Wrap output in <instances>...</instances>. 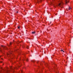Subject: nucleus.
I'll return each mask as SVG.
<instances>
[{
    "instance_id": "13",
    "label": "nucleus",
    "mask_w": 73,
    "mask_h": 73,
    "mask_svg": "<svg viewBox=\"0 0 73 73\" xmlns=\"http://www.w3.org/2000/svg\"><path fill=\"white\" fill-rule=\"evenodd\" d=\"M26 61H28V59H26Z\"/></svg>"
},
{
    "instance_id": "5",
    "label": "nucleus",
    "mask_w": 73,
    "mask_h": 73,
    "mask_svg": "<svg viewBox=\"0 0 73 73\" xmlns=\"http://www.w3.org/2000/svg\"><path fill=\"white\" fill-rule=\"evenodd\" d=\"M35 31H34V32H32V34H35Z\"/></svg>"
},
{
    "instance_id": "18",
    "label": "nucleus",
    "mask_w": 73,
    "mask_h": 73,
    "mask_svg": "<svg viewBox=\"0 0 73 73\" xmlns=\"http://www.w3.org/2000/svg\"><path fill=\"white\" fill-rule=\"evenodd\" d=\"M51 5V4L50 5Z\"/></svg>"
},
{
    "instance_id": "16",
    "label": "nucleus",
    "mask_w": 73,
    "mask_h": 73,
    "mask_svg": "<svg viewBox=\"0 0 73 73\" xmlns=\"http://www.w3.org/2000/svg\"><path fill=\"white\" fill-rule=\"evenodd\" d=\"M17 13H18V11H17Z\"/></svg>"
},
{
    "instance_id": "19",
    "label": "nucleus",
    "mask_w": 73,
    "mask_h": 73,
    "mask_svg": "<svg viewBox=\"0 0 73 73\" xmlns=\"http://www.w3.org/2000/svg\"><path fill=\"white\" fill-rule=\"evenodd\" d=\"M51 4H52V3H51Z\"/></svg>"
},
{
    "instance_id": "11",
    "label": "nucleus",
    "mask_w": 73,
    "mask_h": 73,
    "mask_svg": "<svg viewBox=\"0 0 73 73\" xmlns=\"http://www.w3.org/2000/svg\"><path fill=\"white\" fill-rule=\"evenodd\" d=\"M31 61L32 62H35V61H34V60H31Z\"/></svg>"
},
{
    "instance_id": "17",
    "label": "nucleus",
    "mask_w": 73,
    "mask_h": 73,
    "mask_svg": "<svg viewBox=\"0 0 73 73\" xmlns=\"http://www.w3.org/2000/svg\"><path fill=\"white\" fill-rule=\"evenodd\" d=\"M17 68H16V69H17Z\"/></svg>"
},
{
    "instance_id": "3",
    "label": "nucleus",
    "mask_w": 73,
    "mask_h": 73,
    "mask_svg": "<svg viewBox=\"0 0 73 73\" xmlns=\"http://www.w3.org/2000/svg\"><path fill=\"white\" fill-rule=\"evenodd\" d=\"M65 2H66V4H67V3H69V1H68L67 0H65Z\"/></svg>"
},
{
    "instance_id": "6",
    "label": "nucleus",
    "mask_w": 73,
    "mask_h": 73,
    "mask_svg": "<svg viewBox=\"0 0 73 73\" xmlns=\"http://www.w3.org/2000/svg\"><path fill=\"white\" fill-rule=\"evenodd\" d=\"M70 9H71V8H70V7H69V10H70Z\"/></svg>"
},
{
    "instance_id": "14",
    "label": "nucleus",
    "mask_w": 73,
    "mask_h": 73,
    "mask_svg": "<svg viewBox=\"0 0 73 73\" xmlns=\"http://www.w3.org/2000/svg\"><path fill=\"white\" fill-rule=\"evenodd\" d=\"M21 72L22 73H23V71L21 70Z\"/></svg>"
},
{
    "instance_id": "2",
    "label": "nucleus",
    "mask_w": 73,
    "mask_h": 73,
    "mask_svg": "<svg viewBox=\"0 0 73 73\" xmlns=\"http://www.w3.org/2000/svg\"><path fill=\"white\" fill-rule=\"evenodd\" d=\"M38 2H42V0H37Z\"/></svg>"
},
{
    "instance_id": "12",
    "label": "nucleus",
    "mask_w": 73,
    "mask_h": 73,
    "mask_svg": "<svg viewBox=\"0 0 73 73\" xmlns=\"http://www.w3.org/2000/svg\"><path fill=\"white\" fill-rule=\"evenodd\" d=\"M63 51V50H61V52H62Z\"/></svg>"
},
{
    "instance_id": "10",
    "label": "nucleus",
    "mask_w": 73,
    "mask_h": 73,
    "mask_svg": "<svg viewBox=\"0 0 73 73\" xmlns=\"http://www.w3.org/2000/svg\"><path fill=\"white\" fill-rule=\"evenodd\" d=\"M20 28V26H19L18 27V29Z\"/></svg>"
},
{
    "instance_id": "8",
    "label": "nucleus",
    "mask_w": 73,
    "mask_h": 73,
    "mask_svg": "<svg viewBox=\"0 0 73 73\" xmlns=\"http://www.w3.org/2000/svg\"><path fill=\"white\" fill-rule=\"evenodd\" d=\"M11 69H13H13L12 67H11V68H10Z\"/></svg>"
},
{
    "instance_id": "1",
    "label": "nucleus",
    "mask_w": 73,
    "mask_h": 73,
    "mask_svg": "<svg viewBox=\"0 0 73 73\" xmlns=\"http://www.w3.org/2000/svg\"><path fill=\"white\" fill-rule=\"evenodd\" d=\"M62 5V2H61V3H59V4L58 5V6H59V7H61V6Z\"/></svg>"
},
{
    "instance_id": "4",
    "label": "nucleus",
    "mask_w": 73,
    "mask_h": 73,
    "mask_svg": "<svg viewBox=\"0 0 73 73\" xmlns=\"http://www.w3.org/2000/svg\"><path fill=\"white\" fill-rule=\"evenodd\" d=\"M1 46H2V47H3V48H6V49H7V48L6 47H5V46H3V45H2Z\"/></svg>"
},
{
    "instance_id": "15",
    "label": "nucleus",
    "mask_w": 73,
    "mask_h": 73,
    "mask_svg": "<svg viewBox=\"0 0 73 73\" xmlns=\"http://www.w3.org/2000/svg\"><path fill=\"white\" fill-rule=\"evenodd\" d=\"M62 52H64V51H63Z\"/></svg>"
},
{
    "instance_id": "7",
    "label": "nucleus",
    "mask_w": 73,
    "mask_h": 73,
    "mask_svg": "<svg viewBox=\"0 0 73 73\" xmlns=\"http://www.w3.org/2000/svg\"><path fill=\"white\" fill-rule=\"evenodd\" d=\"M27 49H29V46H27Z\"/></svg>"
},
{
    "instance_id": "9",
    "label": "nucleus",
    "mask_w": 73,
    "mask_h": 73,
    "mask_svg": "<svg viewBox=\"0 0 73 73\" xmlns=\"http://www.w3.org/2000/svg\"><path fill=\"white\" fill-rule=\"evenodd\" d=\"M12 43H11V42H10V45H11V44H12Z\"/></svg>"
}]
</instances>
